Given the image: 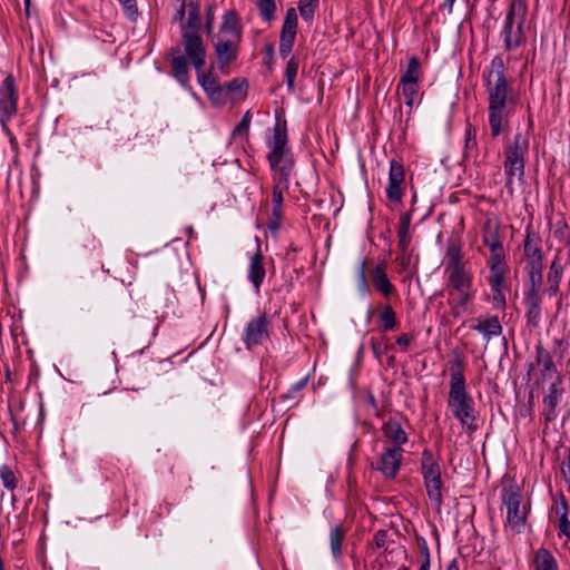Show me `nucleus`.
I'll return each instance as SVG.
<instances>
[{"label":"nucleus","mask_w":570,"mask_h":570,"mask_svg":"<svg viewBox=\"0 0 570 570\" xmlns=\"http://www.w3.org/2000/svg\"><path fill=\"white\" fill-rule=\"evenodd\" d=\"M449 407L453 416L461 423L462 428L470 432L476 430V412L473 399L466 392L463 362L454 360L450 368Z\"/></svg>","instance_id":"1"},{"label":"nucleus","mask_w":570,"mask_h":570,"mask_svg":"<svg viewBox=\"0 0 570 570\" xmlns=\"http://www.w3.org/2000/svg\"><path fill=\"white\" fill-rule=\"evenodd\" d=\"M488 120L493 138L510 130V118L514 115L515 101L512 88H488Z\"/></svg>","instance_id":"2"},{"label":"nucleus","mask_w":570,"mask_h":570,"mask_svg":"<svg viewBox=\"0 0 570 570\" xmlns=\"http://www.w3.org/2000/svg\"><path fill=\"white\" fill-rule=\"evenodd\" d=\"M528 14L527 0H512L505 14L502 36L504 49L514 50L524 43V23Z\"/></svg>","instance_id":"3"},{"label":"nucleus","mask_w":570,"mask_h":570,"mask_svg":"<svg viewBox=\"0 0 570 570\" xmlns=\"http://www.w3.org/2000/svg\"><path fill=\"white\" fill-rule=\"evenodd\" d=\"M501 499L507 507V525L515 533L524 530L528 508L519 488L505 487L501 491Z\"/></svg>","instance_id":"4"},{"label":"nucleus","mask_w":570,"mask_h":570,"mask_svg":"<svg viewBox=\"0 0 570 570\" xmlns=\"http://www.w3.org/2000/svg\"><path fill=\"white\" fill-rule=\"evenodd\" d=\"M421 473L429 499L440 509L443 502L441 469L433 453L428 449L422 452Z\"/></svg>","instance_id":"5"},{"label":"nucleus","mask_w":570,"mask_h":570,"mask_svg":"<svg viewBox=\"0 0 570 570\" xmlns=\"http://www.w3.org/2000/svg\"><path fill=\"white\" fill-rule=\"evenodd\" d=\"M529 141L522 134L513 137V142L505 150L504 168L505 174L512 178H522L524 174V155L528 153Z\"/></svg>","instance_id":"6"},{"label":"nucleus","mask_w":570,"mask_h":570,"mask_svg":"<svg viewBox=\"0 0 570 570\" xmlns=\"http://www.w3.org/2000/svg\"><path fill=\"white\" fill-rule=\"evenodd\" d=\"M271 318L266 313L252 317L245 325L242 340L246 350H252L269 338Z\"/></svg>","instance_id":"7"},{"label":"nucleus","mask_w":570,"mask_h":570,"mask_svg":"<svg viewBox=\"0 0 570 570\" xmlns=\"http://www.w3.org/2000/svg\"><path fill=\"white\" fill-rule=\"evenodd\" d=\"M184 51L196 71H200L206 63V47L200 37V32H181Z\"/></svg>","instance_id":"8"},{"label":"nucleus","mask_w":570,"mask_h":570,"mask_svg":"<svg viewBox=\"0 0 570 570\" xmlns=\"http://www.w3.org/2000/svg\"><path fill=\"white\" fill-rule=\"evenodd\" d=\"M17 112L14 79L7 76L0 85V121L7 128V121Z\"/></svg>","instance_id":"9"},{"label":"nucleus","mask_w":570,"mask_h":570,"mask_svg":"<svg viewBox=\"0 0 570 570\" xmlns=\"http://www.w3.org/2000/svg\"><path fill=\"white\" fill-rule=\"evenodd\" d=\"M239 42L240 40L219 37L214 43L218 68L224 75L229 73V65L238 57Z\"/></svg>","instance_id":"10"},{"label":"nucleus","mask_w":570,"mask_h":570,"mask_svg":"<svg viewBox=\"0 0 570 570\" xmlns=\"http://www.w3.org/2000/svg\"><path fill=\"white\" fill-rule=\"evenodd\" d=\"M403 450L400 446L386 448L376 464V469L386 479H394L401 468Z\"/></svg>","instance_id":"11"},{"label":"nucleus","mask_w":570,"mask_h":570,"mask_svg":"<svg viewBox=\"0 0 570 570\" xmlns=\"http://www.w3.org/2000/svg\"><path fill=\"white\" fill-rule=\"evenodd\" d=\"M485 89L510 87L505 77V65L500 56H494L489 68L483 72Z\"/></svg>","instance_id":"12"},{"label":"nucleus","mask_w":570,"mask_h":570,"mask_svg":"<svg viewBox=\"0 0 570 570\" xmlns=\"http://www.w3.org/2000/svg\"><path fill=\"white\" fill-rule=\"evenodd\" d=\"M525 272L543 271V255L539 240L528 234L524 240Z\"/></svg>","instance_id":"13"},{"label":"nucleus","mask_w":570,"mask_h":570,"mask_svg":"<svg viewBox=\"0 0 570 570\" xmlns=\"http://www.w3.org/2000/svg\"><path fill=\"white\" fill-rule=\"evenodd\" d=\"M488 281L492 293L493 308L504 311L507 306V292L509 291L505 282V274L489 275Z\"/></svg>","instance_id":"14"},{"label":"nucleus","mask_w":570,"mask_h":570,"mask_svg":"<svg viewBox=\"0 0 570 570\" xmlns=\"http://www.w3.org/2000/svg\"><path fill=\"white\" fill-rule=\"evenodd\" d=\"M453 292H465L473 288V274L470 268L462 267L444 272Z\"/></svg>","instance_id":"15"},{"label":"nucleus","mask_w":570,"mask_h":570,"mask_svg":"<svg viewBox=\"0 0 570 570\" xmlns=\"http://www.w3.org/2000/svg\"><path fill=\"white\" fill-rule=\"evenodd\" d=\"M263 259V255L258 249L255 254L250 256L247 269V277L252 285L254 286L256 293H259L261 286L266 275Z\"/></svg>","instance_id":"16"},{"label":"nucleus","mask_w":570,"mask_h":570,"mask_svg":"<svg viewBox=\"0 0 570 570\" xmlns=\"http://www.w3.org/2000/svg\"><path fill=\"white\" fill-rule=\"evenodd\" d=\"M472 328L479 332L487 341H490L491 338L502 334V325L495 315L479 317L478 324Z\"/></svg>","instance_id":"17"},{"label":"nucleus","mask_w":570,"mask_h":570,"mask_svg":"<svg viewBox=\"0 0 570 570\" xmlns=\"http://www.w3.org/2000/svg\"><path fill=\"white\" fill-rule=\"evenodd\" d=\"M382 432L386 439L394 443L393 446L402 448V445L405 444L409 440L407 434L402 428L401 423L393 417H390L386 422L383 423Z\"/></svg>","instance_id":"18"},{"label":"nucleus","mask_w":570,"mask_h":570,"mask_svg":"<svg viewBox=\"0 0 570 570\" xmlns=\"http://www.w3.org/2000/svg\"><path fill=\"white\" fill-rule=\"evenodd\" d=\"M371 282L374 288L385 297L395 293V287L389 279L385 269L377 265L370 272Z\"/></svg>","instance_id":"19"},{"label":"nucleus","mask_w":570,"mask_h":570,"mask_svg":"<svg viewBox=\"0 0 570 570\" xmlns=\"http://www.w3.org/2000/svg\"><path fill=\"white\" fill-rule=\"evenodd\" d=\"M171 51L176 53L171 59V75L181 86L186 87L189 79L187 59L185 56L180 55L179 48H173Z\"/></svg>","instance_id":"20"},{"label":"nucleus","mask_w":570,"mask_h":570,"mask_svg":"<svg viewBox=\"0 0 570 570\" xmlns=\"http://www.w3.org/2000/svg\"><path fill=\"white\" fill-rule=\"evenodd\" d=\"M456 296L449 299L453 317L459 318L468 312V305L475 296V289L455 292Z\"/></svg>","instance_id":"21"},{"label":"nucleus","mask_w":570,"mask_h":570,"mask_svg":"<svg viewBox=\"0 0 570 570\" xmlns=\"http://www.w3.org/2000/svg\"><path fill=\"white\" fill-rule=\"evenodd\" d=\"M200 3L198 1L187 2V20L180 27V31L200 32Z\"/></svg>","instance_id":"22"},{"label":"nucleus","mask_w":570,"mask_h":570,"mask_svg":"<svg viewBox=\"0 0 570 570\" xmlns=\"http://www.w3.org/2000/svg\"><path fill=\"white\" fill-rule=\"evenodd\" d=\"M272 170L279 175V178H288L293 169V159L289 153H282L279 156H267Z\"/></svg>","instance_id":"23"},{"label":"nucleus","mask_w":570,"mask_h":570,"mask_svg":"<svg viewBox=\"0 0 570 570\" xmlns=\"http://www.w3.org/2000/svg\"><path fill=\"white\" fill-rule=\"evenodd\" d=\"M219 32L222 35H228L227 38L229 39L242 40V28L235 11L225 12Z\"/></svg>","instance_id":"24"},{"label":"nucleus","mask_w":570,"mask_h":570,"mask_svg":"<svg viewBox=\"0 0 570 570\" xmlns=\"http://www.w3.org/2000/svg\"><path fill=\"white\" fill-rule=\"evenodd\" d=\"M269 153L273 157L279 156L282 153H289L287 148V134L286 125L282 128L279 124H276L273 129V138L269 141Z\"/></svg>","instance_id":"25"},{"label":"nucleus","mask_w":570,"mask_h":570,"mask_svg":"<svg viewBox=\"0 0 570 570\" xmlns=\"http://www.w3.org/2000/svg\"><path fill=\"white\" fill-rule=\"evenodd\" d=\"M410 226H411V214L403 213L400 216L399 229H397V238H399V247L403 253H405L409 248L411 236H410Z\"/></svg>","instance_id":"26"},{"label":"nucleus","mask_w":570,"mask_h":570,"mask_svg":"<svg viewBox=\"0 0 570 570\" xmlns=\"http://www.w3.org/2000/svg\"><path fill=\"white\" fill-rule=\"evenodd\" d=\"M535 354L537 362L541 365V372L544 377L557 373L556 365L549 351H547L542 345H538L535 347Z\"/></svg>","instance_id":"27"},{"label":"nucleus","mask_w":570,"mask_h":570,"mask_svg":"<svg viewBox=\"0 0 570 570\" xmlns=\"http://www.w3.org/2000/svg\"><path fill=\"white\" fill-rule=\"evenodd\" d=\"M465 266L466 264L462 262L461 247L456 244H450L445 254L444 272L462 268Z\"/></svg>","instance_id":"28"},{"label":"nucleus","mask_w":570,"mask_h":570,"mask_svg":"<svg viewBox=\"0 0 570 570\" xmlns=\"http://www.w3.org/2000/svg\"><path fill=\"white\" fill-rule=\"evenodd\" d=\"M534 568L535 570H559L556 558L544 548L535 552Z\"/></svg>","instance_id":"29"},{"label":"nucleus","mask_w":570,"mask_h":570,"mask_svg":"<svg viewBox=\"0 0 570 570\" xmlns=\"http://www.w3.org/2000/svg\"><path fill=\"white\" fill-rule=\"evenodd\" d=\"M297 33V13L295 8L286 10L285 19L281 30V38L294 39Z\"/></svg>","instance_id":"30"},{"label":"nucleus","mask_w":570,"mask_h":570,"mask_svg":"<svg viewBox=\"0 0 570 570\" xmlns=\"http://www.w3.org/2000/svg\"><path fill=\"white\" fill-rule=\"evenodd\" d=\"M345 538V530L342 525H335L330 531V548L331 553L335 560H340L342 557V542Z\"/></svg>","instance_id":"31"},{"label":"nucleus","mask_w":570,"mask_h":570,"mask_svg":"<svg viewBox=\"0 0 570 570\" xmlns=\"http://www.w3.org/2000/svg\"><path fill=\"white\" fill-rule=\"evenodd\" d=\"M397 91L404 98V102L409 108H412L414 100L419 94V81H401L397 86Z\"/></svg>","instance_id":"32"},{"label":"nucleus","mask_w":570,"mask_h":570,"mask_svg":"<svg viewBox=\"0 0 570 570\" xmlns=\"http://www.w3.org/2000/svg\"><path fill=\"white\" fill-rule=\"evenodd\" d=\"M561 385V379L557 377V381L551 383L548 393L543 397V406L557 407L561 401L563 389Z\"/></svg>","instance_id":"33"},{"label":"nucleus","mask_w":570,"mask_h":570,"mask_svg":"<svg viewBox=\"0 0 570 570\" xmlns=\"http://www.w3.org/2000/svg\"><path fill=\"white\" fill-rule=\"evenodd\" d=\"M298 58L296 56H293L287 61L286 68H285V81L287 86L288 92H294L295 89V79L298 71Z\"/></svg>","instance_id":"34"},{"label":"nucleus","mask_w":570,"mask_h":570,"mask_svg":"<svg viewBox=\"0 0 570 570\" xmlns=\"http://www.w3.org/2000/svg\"><path fill=\"white\" fill-rule=\"evenodd\" d=\"M478 154L476 129L469 125L465 129L464 156L474 157Z\"/></svg>","instance_id":"35"},{"label":"nucleus","mask_w":570,"mask_h":570,"mask_svg":"<svg viewBox=\"0 0 570 570\" xmlns=\"http://www.w3.org/2000/svg\"><path fill=\"white\" fill-rule=\"evenodd\" d=\"M421 72V62L417 57L413 56L407 61L405 72L401 76V81H419Z\"/></svg>","instance_id":"36"},{"label":"nucleus","mask_w":570,"mask_h":570,"mask_svg":"<svg viewBox=\"0 0 570 570\" xmlns=\"http://www.w3.org/2000/svg\"><path fill=\"white\" fill-rule=\"evenodd\" d=\"M197 80L200 87L204 89L206 95L208 96L215 88L220 86V83L217 81V79L213 76L212 71L208 72L197 71Z\"/></svg>","instance_id":"37"},{"label":"nucleus","mask_w":570,"mask_h":570,"mask_svg":"<svg viewBox=\"0 0 570 570\" xmlns=\"http://www.w3.org/2000/svg\"><path fill=\"white\" fill-rule=\"evenodd\" d=\"M380 322L385 331L394 330L396 326V315L391 305L382 307L380 313Z\"/></svg>","instance_id":"38"},{"label":"nucleus","mask_w":570,"mask_h":570,"mask_svg":"<svg viewBox=\"0 0 570 570\" xmlns=\"http://www.w3.org/2000/svg\"><path fill=\"white\" fill-rule=\"evenodd\" d=\"M247 87V80L244 78H235L224 85L229 100L235 99Z\"/></svg>","instance_id":"39"},{"label":"nucleus","mask_w":570,"mask_h":570,"mask_svg":"<svg viewBox=\"0 0 570 570\" xmlns=\"http://www.w3.org/2000/svg\"><path fill=\"white\" fill-rule=\"evenodd\" d=\"M356 283L361 296H367L371 292V288L366 278L365 262H362L356 268Z\"/></svg>","instance_id":"40"},{"label":"nucleus","mask_w":570,"mask_h":570,"mask_svg":"<svg viewBox=\"0 0 570 570\" xmlns=\"http://www.w3.org/2000/svg\"><path fill=\"white\" fill-rule=\"evenodd\" d=\"M257 8L259 10L261 17L265 21H272L275 18V0H257Z\"/></svg>","instance_id":"41"},{"label":"nucleus","mask_w":570,"mask_h":570,"mask_svg":"<svg viewBox=\"0 0 570 570\" xmlns=\"http://www.w3.org/2000/svg\"><path fill=\"white\" fill-rule=\"evenodd\" d=\"M490 275H502L507 273V268L503 264L502 250L491 253L489 259Z\"/></svg>","instance_id":"42"},{"label":"nucleus","mask_w":570,"mask_h":570,"mask_svg":"<svg viewBox=\"0 0 570 570\" xmlns=\"http://www.w3.org/2000/svg\"><path fill=\"white\" fill-rule=\"evenodd\" d=\"M318 0H299L298 10L305 21L313 19Z\"/></svg>","instance_id":"43"},{"label":"nucleus","mask_w":570,"mask_h":570,"mask_svg":"<svg viewBox=\"0 0 570 570\" xmlns=\"http://www.w3.org/2000/svg\"><path fill=\"white\" fill-rule=\"evenodd\" d=\"M282 206H283V188L279 184L275 185L273 188V208L272 216L277 218L282 217Z\"/></svg>","instance_id":"44"},{"label":"nucleus","mask_w":570,"mask_h":570,"mask_svg":"<svg viewBox=\"0 0 570 570\" xmlns=\"http://www.w3.org/2000/svg\"><path fill=\"white\" fill-rule=\"evenodd\" d=\"M404 180H390L389 187L386 188L387 198L394 203H401L403 191L401 184Z\"/></svg>","instance_id":"45"},{"label":"nucleus","mask_w":570,"mask_h":570,"mask_svg":"<svg viewBox=\"0 0 570 570\" xmlns=\"http://www.w3.org/2000/svg\"><path fill=\"white\" fill-rule=\"evenodd\" d=\"M562 274H563L562 265L556 258L550 265V269H549L548 278H547L548 284H554V285L560 284Z\"/></svg>","instance_id":"46"},{"label":"nucleus","mask_w":570,"mask_h":570,"mask_svg":"<svg viewBox=\"0 0 570 570\" xmlns=\"http://www.w3.org/2000/svg\"><path fill=\"white\" fill-rule=\"evenodd\" d=\"M483 242L489 247L491 253L502 250V244L499 239L497 230H487L483 236Z\"/></svg>","instance_id":"47"},{"label":"nucleus","mask_w":570,"mask_h":570,"mask_svg":"<svg viewBox=\"0 0 570 570\" xmlns=\"http://www.w3.org/2000/svg\"><path fill=\"white\" fill-rule=\"evenodd\" d=\"M207 97L216 106H223L229 100L224 85L215 88Z\"/></svg>","instance_id":"48"},{"label":"nucleus","mask_w":570,"mask_h":570,"mask_svg":"<svg viewBox=\"0 0 570 570\" xmlns=\"http://www.w3.org/2000/svg\"><path fill=\"white\" fill-rule=\"evenodd\" d=\"M527 274L530 284L527 291L540 292L543 282L542 271H530Z\"/></svg>","instance_id":"49"},{"label":"nucleus","mask_w":570,"mask_h":570,"mask_svg":"<svg viewBox=\"0 0 570 570\" xmlns=\"http://www.w3.org/2000/svg\"><path fill=\"white\" fill-rule=\"evenodd\" d=\"M0 478L2 480L3 485L7 489L13 490L16 488V476L9 466H7V465L1 466Z\"/></svg>","instance_id":"50"},{"label":"nucleus","mask_w":570,"mask_h":570,"mask_svg":"<svg viewBox=\"0 0 570 570\" xmlns=\"http://www.w3.org/2000/svg\"><path fill=\"white\" fill-rule=\"evenodd\" d=\"M541 295L540 292L525 291L524 292V304L527 308H541Z\"/></svg>","instance_id":"51"},{"label":"nucleus","mask_w":570,"mask_h":570,"mask_svg":"<svg viewBox=\"0 0 570 570\" xmlns=\"http://www.w3.org/2000/svg\"><path fill=\"white\" fill-rule=\"evenodd\" d=\"M118 1L122 6L126 17L129 20L135 21L138 16V8H137L136 0H118Z\"/></svg>","instance_id":"52"},{"label":"nucleus","mask_w":570,"mask_h":570,"mask_svg":"<svg viewBox=\"0 0 570 570\" xmlns=\"http://www.w3.org/2000/svg\"><path fill=\"white\" fill-rule=\"evenodd\" d=\"M250 120H252L250 112L246 111L245 115L243 116L242 120L239 121V124L234 128L233 136H238L244 132H247L249 129Z\"/></svg>","instance_id":"53"},{"label":"nucleus","mask_w":570,"mask_h":570,"mask_svg":"<svg viewBox=\"0 0 570 570\" xmlns=\"http://www.w3.org/2000/svg\"><path fill=\"white\" fill-rule=\"evenodd\" d=\"M405 170L401 161L393 159L390 163V175L389 178H404Z\"/></svg>","instance_id":"54"},{"label":"nucleus","mask_w":570,"mask_h":570,"mask_svg":"<svg viewBox=\"0 0 570 570\" xmlns=\"http://www.w3.org/2000/svg\"><path fill=\"white\" fill-rule=\"evenodd\" d=\"M294 39H287V38H281L279 37V56L282 58H287L291 53L293 46H294Z\"/></svg>","instance_id":"55"},{"label":"nucleus","mask_w":570,"mask_h":570,"mask_svg":"<svg viewBox=\"0 0 570 570\" xmlns=\"http://www.w3.org/2000/svg\"><path fill=\"white\" fill-rule=\"evenodd\" d=\"M307 382H308V376H304L303 379H301L299 381H297L295 384H293L289 387L288 392L284 395V397H286V399L294 397L296 393H298L301 390H303L307 385Z\"/></svg>","instance_id":"56"},{"label":"nucleus","mask_w":570,"mask_h":570,"mask_svg":"<svg viewBox=\"0 0 570 570\" xmlns=\"http://www.w3.org/2000/svg\"><path fill=\"white\" fill-rule=\"evenodd\" d=\"M214 20H215V6L210 4L207 7V10H206V21H205V26H204V29L207 35H210L213 32Z\"/></svg>","instance_id":"57"},{"label":"nucleus","mask_w":570,"mask_h":570,"mask_svg":"<svg viewBox=\"0 0 570 570\" xmlns=\"http://www.w3.org/2000/svg\"><path fill=\"white\" fill-rule=\"evenodd\" d=\"M541 320V308H527L528 324L537 326Z\"/></svg>","instance_id":"58"},{"label":"nucleus","mask_w":570,"mask_h":570,"mask_svg":"<svg viewBox=\"0 0 570 570\" xmlns=\"http://www.w3.org/2000/svg\"><path fill=\"white\" fill-rule=\"evenodd\" d=\"M559 534L564 535L570 540V521L568 515H563V518H559Z\"/></svg>","instance_id":"59"},{"label":"nucleus","mask_w":570,"mask_h":570,"mask_svg":"<svg viewBox=\"0 0 570 570\" xmlns=\"http://www.w3.org/2000/svg\"><path fill=\"white\" fill-rule=\"evenodd\" d=\"M386 539H387L386 531L379 530L377 532H375L373 541L377 548H383L386 543Z\"/></svg>","instance_id":"60"},{"label":"nucleus","mask_w":570,"mask_h":570,"mask_svg":"<svg viewBox=\"0 0 570 570\" xmlns=\"http://www.w3.org/2000/svg\"><path fill=\"white\" fill-rule=\"evenodd\" d=\"M187 4L177 6L176 12L173 16V22H181L186 14Z\"/></svg>","instance_id":"61"},{"label":"nucleus","mask_w":570,"mask_h":570,"mask_svg":"<svg viewBox=\"0 0 570 570\" xmlns=\"http://www.w3.org/2000/svg\"><path fill=\"white\" fill-rule=\"evenodd\" d=\"M556 512L559 518H563V515H568V504L563 495H561L560 502L556 507Z\"/></svg>","instance_id":"62"},{"label":"nucleus","mask_w":570,"mask_h":570,"mask_svg":"<svg viewBox=\"0 0 570 570\" xmlns=\"http://www.w3.org/2000/svg\"><path fill=\"white\" fill-rule=\"evenodd\" d=\"M543 415L547 422H553L557 419V407L543 406Z\"/></svg>","instance_id":"63"},{"label":"nucleus","mask_w":570,"mask_h":570,"mask_svg":"<svg viewBox=\"0 0 570 570\" xmlns=\"http://www.w3.org/2000/svg\"><path fill=\"white\" fill-rule=\"evenodd\" d=\"M412 338L413 337L407 334H402L396 338V343L403 347H406L412 342Z\"/></svg>","instance_id":"64"}]
</instances>
